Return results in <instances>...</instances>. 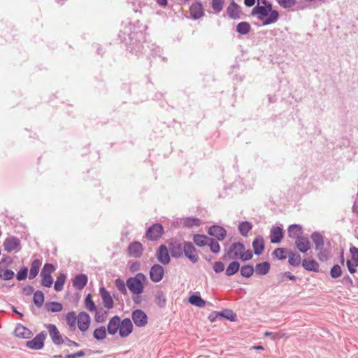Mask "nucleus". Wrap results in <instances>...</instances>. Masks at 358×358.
I'll use <instances>...</instances> for the list:
<instances>
[{
    "label": "nucleus",
    "mask_w": 358,
    "mask_h": 358,
    "mask_svg": "<svg viewBox=\"0 0 358 358\" xmlns=\"http://www.w3.org/2000/svg\"><path fill=\"white\" fill-rule=\"evenodd\" d=\"M155 303L159 307L163 308L166 303V296L162 291H157L155 294Z\"/></svg>",
    "instance_id": "ea45409f"
},
{
    "label": "nucleus",
    "mask_w": 358,
    "mask_h": 358,
    "mask_svg": "<svg viewBox=\"0 0 358 358\" xmlns=\"http://www.w3.org/2000/svg\"><path fill=\"white\" fill-rule=\"evenodd\" d=\"M311 239L315 244V249L319 248V247L326 244L324 243V236L320 232H313L311 234Z\"/></svg>",
    "instance_id": "2f4dec72"
},
{
    "label": "nucleus",
    "mask_w": 358,
    "mask_h": 358,
    "mask_svg": "<svg viewBox=\"0 0 358 358\" xmlns=\"http://www.w3.org/2000/svg\"><path fill=\"white\" fill-rule=\"evenodd\" d=\"M99 294L104 307L107 309H111L113 307L114 303L110 293L103 287H102L99 289Z\"/></svg>",
    "instance_id": "a211bd4d"
},
{
    "label": "nucleus",
    "mask_w": 358,
    "mask_h": 358,
    "mask_svg": "<svg viewBox=\"0 0 358 358\" xmlns=\"http://www.w3.org/2000/svg\"><path fill=\"white\" fill-rule=\"evenodd\" d=\"M210 238H208L205 235L195 234L193 237V241L196 245L199 247H202L208 245Z\"/></svg>",
    "instance_id": "72a5a7b5"
},
{
    "label": "nucleus",
    "mask_w": 358,
    "mask_h": 358,
    "mask_svg": "<svg viewBox=\"0 0 358 358\" xmlns=\"http://www.w3.org/2000/svg\"><path fill=\"white\" fill-rule=\"evenodd\" d=\"M315 250L317 252V257L320 262L328 261L331 256L332 248L331 242L327 241L326 244L319 247V248H315Z\"/></svg>",
    "instance_id": "20e7f679"
},
{
    "label": "nucleus",
    "mask_w": 358,
    "mask_h": 358,
    "mask_svg": "<svg viewBox=\"0 0 358 358\" xmlns=\"http://www.w3.org/2000/svg\"><path fill=\"white\" fill-rule=\"evenodd\" d=\"M255 271V268L251 265H245L241 268V274L245 278L251 277Z\"/></svg>",
    "instance_id": "de8ad7c7"
},
{
    "label": "nucleus",
    "mask_w": 358,
    "mask_h": 358,
    "mask_svg": "<svg viewBox=\"0 0 358 358\" xmlns=\"http://www.w3.org/2000/svg\"><path fill=\"white\" fill-rule=\"evenodd\" d=\"M47 310L51 313H58L62 310V305L59 302H49L45 304Z\"/></svg>",
    "instance_id": "79ce46f5"
},
{
    "label": "nucleus",
    "mask_w": 358,
    "mask_h": 358,
    "mask_svg": "<svg viewBox=\"0 0 358 358\" xmlns=\"http://www.w3.org/2000/svg\"><path fill=\"white\" fill-rule=\"evenodd\" d=\"M164 232V228L160 224H155L147 230L145 236L148 240L155 241L159 238Z\"/></svg>",
    "instance_id": "1a4fd4ad"
},
{
    "label": "nucleus",
    "mask_w": 358,
    "mask_h": 358,
    "mask_svg": "<svg viewBox=\"0 0 358 358\" xmlns=\"http://www.w3.org/2000/svg\"><path fill=\"white\" fill-rule=\"evenodd\" d=\"M254 252L256 255H261L264 250V241L262 236H257L252 242Z\"/></svg>",
    "instance_id": "a878e982"
},
{
    "label": "nucleus",
    "mask_w": 358,
    "mask_h": 358,
    "mask_svg": "<svg viewBox=\"0 0 358 358\" xmlns=\"http://www.w3.org/2000/svg\"><path fill=\"white\" fill-rule=\"evenodd\" d=\"M34 291V288L31 285H27L22 289V294L29 296L31 295Z\"/></svg>",
    "instance_id": "0e129e2a"
},
{
    "label": "nucleus",
    "mask_w": 358,
    "mask_h": 358,
    "mask_svg": "<svg viewBox=\"0 0 358 358\" xmlns=\"http://www.w3.org/2000/svg\"><path fill=\"white\" fill-rule=\"evenodd\" d=\"M78 317L73 311L69 312L66 316V321L71 329H76V324Z\"/></svg>",
    "instance_id": "4c0bfd02"
},
{
    "label": "nucleus",
    "mask_w": 358,
    "mask_h": 358,
    "mask_svg": "<svg viewBox=\"0 0 358 358\" xmlns=\"http://www.w3.org/2000/svg\"><path fill=\"white\" fill-rule=\"evenodd\" d=\"M4 250L11 252L13 250L20 248V241L18 238L10 236L6 238L3 242Z\"/></svg>",
    "instance_id": "f8f14e48"
},
{
    "label": "nucleus",
    "mask_w": 358,
    "mask_h": 358,
    "mask_svg": "<svg viewBox=\"0 0 358 358\" xmlns=\"http://www.w3.org/2000/svg\"><path fill=\"white\" fill-rule=\"evenodd\" d=\"M252 16H257V19L259 20H263L264 17H268L269 14L266 11V8L263 6L257 4L254 7L251 11Z\"/></svg>",
    "instance_id": "bb28decb"
},
{
    "label": "nucleus",
    "mask_w": 358,
    "mask_h": 358,
    "mask_svg": "<svg viewBox=\"0 0 358 358\" xmlns=\"http://www.w3.org/2000/svg\"><path fill=\"white\" fill-rule=\"evenodd\" d=\"M15 334L16 336L23 338H28L31 336V331L21 324H18L16 327Z\"/></svg>",
    "instance_id": "c756f323"
},
{
    "label": "nucleus",
    "mask_w": 358,
    "mask_h": 358,
    "mask_svg": "<svg viewBox=\"0 0 358 358\" xmlns=\"http://www.w3.org/2000/svg\"><path fill=\"white\" fill-rule=\"evenodd\" d=\"M252 256L253 255H252V252L251 250H248L245 251V249L243 252V257L241 259L242 261L250 260L252 259Z\"/></svg>",
    "instance_id": "e2e57ef3"
},
{
    "label": "nucleus",
    "mask_w": 358,
    "mask_h": 358,
    "mask_svg": "<svg viewBox=\"0 0 358 358\" xmlns=\"http://www.w3.org/2000/svg\"><path fill=\"white\" fill-rule=\"evenodd\" d=\"M183 254L192 263H196L199 261V256L196 254V250L191 242L185 241L183 243Z\"/></svg>",
    "instance_id": "39448f33"
},
{
    "label": "nucleus",
    "mask_w": 358,
    "mask_h": 358,
    "mask_svg": "<svg viewBox=\"0 0 358 358\" xmlns=\"http://www.w3.org/2000/svg\"><path fill=\"white\" fill-rule=\"evenodd\" d=\"M252 225L250 222H242L238 225V230L242 236H246L248 235V233L252 229Z\"/></svg>",
    "instance_id": "a18cd8bd"
},
{
    "label": "nucleus",
    "mask_w": 358,
    "mask_h": 358,
    "mask_svg": "<svg viewBox=\"0 0 358 358\" xmlns=\"http://www.w3.org/2000/svg\"><path fill=\"white\" fill-rule=\"evenodd\" d=\"M240 268V264L237 261L231 262L226 269V275L231 276L236 273Z\"/></svg>",
    "instance_id": "f704fd0d"
},
{
    "label": "nucleus",
    "mask_w": 358,
    "mask_h": 358,
    "mask_svg": "<svg viewBox=\"0 0 358 358\" xmlns=\"http://www.w3.org/2000/svg\"><path fill=\"white\" fill-rule=\"evenodd\" d=\"M208 232L210 236L215 237L219 241L224 240L227 235L226 230L223 227L217 225L210 227Z\"/></svg>",
    "instance_id": "f3484780"
},
{
    "label": "nucleus",
    "mask_w": 358,
    "mask_h": 358,
    "mask_svg": "<svg viewBox=\"0 0 358 358\" xmlns=\"http://www.w3.org/2000/svg\"><path fill=\"white\" fill-rule=\"evenodd\" d=\"M289 263L294 266H298L301 264V257L299 253L289 252Z\"/></svg>",
    "instance_id": "c9c22d12"
},
{
    "label": "nucleus",
    "mask_w": 358,
    "mask_h": 358,
    "mask_svg": "<svg viewBox=\"0 0 358 358\" xmlns=\"http://www.w3.org/2000/svg\"><path fill=\"white\" fill-rule=\"evenodd\" d=\"M131 318L135 325L138 327H143L148 324V316L141 309L134 310L131 313Z\"/></svg>",
    "instance_id": "423d86ee"
},
{
    "label": "nucleus",
    "mask_w": 358,
    "mask_h": 358,
    "mask_svg": "<svg viewBox=\"0 0 358 358\" xmlns=\"http://www.w3.org/2000/svg\"><path fill=\"white\" fill-rule=\"evenodd\" d=\"M208 245L210 247L211 252L213 253H218L220 250V246L217 241H215L213 238H210Z\"/></svg>",
    "instance_id": "864d4df0"
},
{
    "label": "nucleus",
    "mask_w": 358,
    "mask_h": 358,
    "mask_svg": "<svg viewBox=\"0 0 358 358\" xmlns=\"http://www.w3.org/2000/svg\"><path fill=\"white\" fill-rule=\"evenodd\" d=\"M148 282L147 277L142 273H138L134 277L129 278L126 285L134 295H140L144 291L145 284Z\"/></svg>",
    "instance_id": "f257e3e1"
},
{
    "label": "nucleus",
    "mask_w": 358,
    "mask_h": 358,
    "mask_svg": "<svg viewBox=\"0 0 358 358\" xmlns=\"http://www.w3.org/2000/svg\"><path fill=\"white\" fill-rule=\"evenodd\" d=\"M45 334L41 332L36 336L32 340L27 342L26 345L31 349L40 350L43 348Z\"/></svg>",
    "instance_id": "9b49d317"
},
{
    "label": "nucleus",
    "mask_w": 358,
    "mask_h": 358,
    "mask_svg": "<svg viewBox=\"0 0 358 358\" xmlns=\"http://www.w3.org/2000/svg\"><path fill=\"white\" fill-rule=\"evenodd\" d=\"M282 8L291 11H299L308 8L307 3H299L297 0H276Z\"/></svg>",
    "instance_id": "f03ea898"
},
{
    "label": "nucleus",
    "mask_w": 358,
    "mask_h": 358,
    "mask_svg": "<svg viewBox=\"0 0 358 358\" xmlns=\"http://www.w3.org/2000/svg\"><path fill=\"white\" fill-rule=\"evenodd\" d=\"M115 285L120 293H122L124 295L127 294L126 282H124L122 279L117 278L115 280Z\"/></svg>",
    "instance_id": "09e8293b"
},
{
    "label": "nucleus",
    "mask_w": 358,
    "mask_h": 358,
    "mask_svg": "<svg viewBox=\"0 0 358 358\" xmlns=\"http://www.w3.org/2000/svg\"><path fill=\"white\" fill-rule=\"evenodd\" d=\"M270 264L267 262L259 263L255 266V271L258 275H266L269 272Z\"/></svg>",
    "instance_id": "7c9ffc66"
},
{
    "label": "nucleus",
    "mask_w": 358,
    "mask_h": 358,
    "mask_svg": "<svg viewBox=\"0 0 358 358\" xmlns=\"http://www.w3.org/2000/svg\"><path fill=\"white\" fill-rule=\"evenodd\" d=\"M350 252L351 254L352 260H356L358 259V249L352 246L350 248Z\"/></svg>",
    "instance_id": "69168bd1"
},
{
    "label": "nucleus",
    "mask_w": 358,
    "mask_h": 358,
    "mask_svg": "<svg viewBox=\"0 0 358 358\" xmlns=\"http://www.w3.org/2000/svg\"><path fill=\"white\" fill-rule=\"evenodd\" d=\"M295 244L297 249L302 253L306 252L310 248V242L308 238L304 236L296 239Z\"/></svg>",
    "instance_id": "412c9836"
},
{
    "label": "nucleus",
    "mask_w": 358,
    "mask_h": 358,
    "mask_svg": "<svg viewBox=\"0 0 358 358\" xmlns=\"http://www.w3.org/2000/svg\"><path fill=\"white\" fill-rule=\"evenodd\" d=\"M77 323L78 327L81 331H86L90 324V315L85 312L80 313L78 315Z\"/></svg>",
    "instance_id": "4468645a"
},
{
    "label": "nucleus",
    "mask_w": 358,
    "mask_h": 358,
    "mask_svg": "<svg viewBox=\"0 0 358 358\" xmlns=\"http://www.w3.org/2000/svg\"><path fill=\"white\" fill-rule=\"evenodd\" d=\"M41 285L45 287H50L53 283V278L52 275H41Z\"/></svg>",
    "instance_id": "4d7b16f0"
},
{
    "label": "nucleus",
    "mask_w": 358,
    "mask_h": 358,
    "mask_svg": "<svg viewBox=\"0 0 358 358\" xmlns=\"http://www.w3.org/2000/svg\"><path fill=\"white\" fill-rule=\"evenodd\" d=\"M27 273H28L27 268H26V267L22 268L17 272V273L16 275L17 279L20 281L26 279V278L27 276Z\"/></svg>",
    "instance_id": "bf43d9fd"
},
{
    "label": "nucleus",
    "mask_w": 358,
    "mask_h": 358,
    "mask_svg": "<svg viewBox=\"0 0 358 358\" xmlns=\"http://www.w3.org/2000/svg\"><path fill=\"white\" fill-rule=\"evenodd\" d=\"M49 335L55 345H59L62 344L64 341V337L62 336L57 327L53 324H48L46 325Z\"/></svg>",
    "instance_id": "0eeeda50"
},
{
    "label": "nucleus",
    "mask_w": 358,
    "mask_h": 358,
    "mask_svg": "<svg viewBox=\"0 0 358 358\" xmlns=\"http://www.w3.org/2000/svg\"><path fill=\"white\" fill-rule=\"evenodd\" d=\"M55 271V267L52 264H45L41 272V275H51Z\"/></svg>",
    "instance_id": "603ef678"
},
{
    "label": "nucleus",
    "mask_w": 358,
    "mask_h": 358,
    "mask_svg": "<svg viewBox=\"0 0 358 358\" xmlns=\"http://www.w3.org/2000/svg\"><path fill=\"white\" fill-rule=\"evenodd\" d=\"M244 250L245 245L243 243L240 242L234 243L230 245L227 256L230 259H241Z\"/></svg>",
    "instance_id": "7ed1b4c3"
},
{
    "label": "nucleus",
    "mask_w": 358,
    "mask_h": 358,
    "mask_svg": "<svg viewBox=\"0 0 358 358\" xmlns=\"http://www.w3.org/2000/svg\"><path fill=\"white\" fill-rule=\"evenodd\" d=\"M201 225V220L196 217H189L184 219V226L187 228L199 227Z\"/></svg>",
    "instance_id": "37998d69"
},
{
    "label": "nucleus",
    "mask_w": 358,
    "mask_h": 358,
    "mask_svg": "<svg viewBox=\"0 0 358 358\" xmlns=\"http://www.w3.org/2000/svg\"><path fill=\"white\" fill-rule=\"evenodd\" d=\"M227 13L231 19H239L241 17V8L233 0L232 2L227 8Z\"/></svg>",
    "instance_id": "6ab92c4d"
},
{
    "label": "nucleus",
    "mask_w": 358,
    "mask_h": 358,
    "mask_svg": "<svg viewBox=\"0 0 358 358\" xmlns=\"http://www.w3.org/2000/svg\"><path fill=\"white\" fill-rule=\"evenodd\" d=\"M250 24L246 22H241L236 26V31L241 34L245 35L250 32Z\"/></svg>",
    "instance_id": "a19ab883"
},
{
    "label": "nucleus",
    "mask_w": 358,
    "mask_h": 358,
    "mask_svg": "<svg viewBox=\"0 0 358 358\" xmlns=\"http://www.w3.org/2000/svg\"><path fill=\"white\" fill-rule=\"evenodd\" d=\"M14 272L10 269L3 270L0 268V278L3 279L4 280H9L13 278Z\"/></svg>",
    "instance_id": "8fccbe9b"
},
{
    "label": "nucleus",
    "mask_w": 358,
    "mask_h": 358,
    "mask_svg": "<svg viewBox=\"0 0 358 358\" xmlns=\"http://www.w3.org/2000/svg\"><path fill=\"white\" fill-rule=\"evenodd\" d=\"M66 280V275L64 273H61L57 278L55 282L54 288L57 292H60L63 289L64 285Z\"/></svg>",
    "instance_id": "49530a36"
},
{
    "label": "nucleus",
    "mask_w": 358,
    "mask_h": 358,
    "mask_svg": "<svg viewBox=\"0 0 358 358\" xmlns=\"http://www.w3.org/2000/svg\"><path fill=\"white\" fill-rule=\"evenodd\" d=\"M41 264V263L38 259H35L32 262L29 271V279H34L36 277L38 273Z\"/></svg>",
    "instance_id": "473e14b6"
},
{
    "label": "nucleus",
    "mask_w": 358,
    "mask_h": 358,
    "mask_svg": "<svg viewBox=\"0 0 358 358\" xmlns=\"http://www.w3.org/2000/svg\"><path fill=\"white\" fill-rule=\"evenodd\" d=\"M330 275L332 278H337L341 276L342 269L338 264L334 265L330 271Z\"/></svg>",
    "instance_id": "6e6d98bb"
},
{
    "label": "nucleus",
    "mask_w": 358,
    "mask_h": 358,
    "mask_svg": "<svg viewBox=\"0 0 358 358\" xmlns=\"http://www.w3.org/2000/svg\"><path fill=\"white\" fill-rule=\"evenodd\" d=\"M85 307L86 308L91 311V312H94V311H96V307L94 303V301L92 300V297H91V294H89L85 299Z\"/></svg>",
    "instance_id": "3c124183"
},
{
    "label": "nucleus",
    "mask_w": 358,
    "mask_h": 358,
    "mask_svg": "<svg viewBox=\"0 0 358 358\" xmlns=\"http://www.w3.org/2000/svg\"><path fill=\"white\" fill-rule=\"evenodd\" d=\"M164 275V269L159 264H154L150 270V278L154 282H160Z\"/></svg>",
    "instance_id": "9d476101"
},
{
    "label": "nucleus",
    "mask_w": 358,
    "mask_h": 358,
    "mask_svg": "<svg viewBox=\"0 0 358 358\" xmlns=\"http://www.w3.org/2000/svg\"><path fill=\"white\" fill-rule=\"evenodd\" d=\"M263 6L266 8V11L269 15L262 22V25L266 26L277 22L279 18V13L272 9V4L268 1L267 3L264 4Z\"/></svg>",
    "instance_id": "6e6552de"
},
{
    "label": "nucleus",
    "mask_w": 358,
    "mask_h": 358,
    "mask_svg": "<svg viewBox=\"0 0 358 358\" xmlns=\"http://www.w3.org/2000/svg\"><path fill=\"white\" fill-rule=\"evenodd\" d=\"M143 245L140 242L131 243L128 247V254L130 257L138 258L143 253Z\"/></svg>",
    "instance_id": "dca6fc26"
},
{
    "label": "nucleus",
    "mask_w": 358,
    "mask_h": 358,
    "mask_svg": "<svg viewBox=\"0 0 358 358\" xmlns=\"http://www.w3.org/2000/svg\"><path fill=\"white\" fill-rule=\"evenodd\" d=\"M94 338L97 341H103L106 337V329L102 326L96 328L93 333Z\"/></svg>",
    "instance_id": "58836bf2"
},
{
    "label": "nucleus",
    "mask_w": 358,
    "mask_h": 358,
    "mask_svg": "<svg viewBox=\"0 0 358 358\" xmlns=\"http://www.w3.org/2000/svg\"><path fill=\"white\" fill-rule=\"evenodd\" d=\"M189 302L199 308H203L206 305V301L199 295L194 294L190 296L189 298Z\"/></svg>",
    "instance_id": "e433bc0d"
},
{
    "label": "nucleus",
    "mask_w": 358,
    "mask_h": 358,
    "mask_svg": "<svg viewBox=\"0 0 358 358\" xmlns=\"http://www.w3.org/2000/svg\"><path fill=\"white\" fill-rule=\"evenodd\" d=\"M303 267L309 271L317 272L319 271V264L313 259H304L302 262Z\"/></svg>",
    "instance_id": "cd10ccee"
},
{
    "label": "nucleus",
    "mask_w": 358,
    "mask_h": 358,
    "mask_svg": "<svg viewBox=\"0 0 358 358\" xmlns=\"http://www.w3.org/2000/svg\"><path fill=\"white\" fill-rule=\"evenodd\" d=\"M157 259L162 264L166 265L169 264L171 259L167 247L161 245L157 252Z\"/></svg>",
    "instance_id": "2eb2a0df"
},
{
    "label": "nucleus",
    "mask_w": 358,
    "mask_h": 358,
    "mask_svg": "<svg viewBox=\"0 0 358 358\" xmlns=\"http://www.w3.org/2000/svg\"><path fill=\"white\" fill-rule=\"evenodd\" d=\"M33 301H34L35 306L37 308H41L44 302L43 293L40 290L35 292L34 294Z\"/></svg>",
    "instance_id": "c03bdc74"
},
{
    "label": "nucleus",
    "mask_w": 358,
    "mask_h": 358,
    "mask_svg": "<svg viewBox=\"0 0 358 358\" xmlns=\"http://www.w3.org/2000/svg\"><path fill=\"white\" fill-rule=\"evenodd\" d=\"M287 233L289 237L297 239L302 236L303 229L300 225L294 224L289 227Z\"/></svg>",
    "instance_id": "393cba45"
},
{
    "label": "nucleus",
    "mask_w": 358,
    "mask_h": 358,
    "mask_svg": "<svg viewBox=\"0 0 358 358\" xmlns=\"http://www.w3.org/2000/svg\"><path fill=\"white\" fill-rule=\"evenodd\" d=\"M285 250L283 249V248H277L275 249L273 252V255H275L278 259H286V256L285 255Z\"/></svg>",
    "instance_id": "13d9d810"
},
{
    "label": "nucleus",
    "mask_w": 358,
    "mask_h": 358,
    "mask_svg": "<svg viewBox=\"0 0 358 358\" xmlns=\"http://www.w3.org/2000/svg\"><path fill=\"white\" fill-rule=\"evenodd\" d=\"M88 278L85 274H79L73 280V286L78 290L83 289L87 283Z\"/></svg>",
    "instance_id": "4be33fe9"
},
{
    "label": "nucleus",
    "mask_w": 358,
    "mask_h": 358,
    "mask_svg": "<svg viewBox=\"0 0 358 358\" xmlns=\"http://www.w3.org/2000/svg\"><path fill=\"white\" fill-rule=\"evenodd\" d=\"M271 242L273 243H278L283 237L282 228L279 227H273L271 230Z\"/></svg>",
    "instance_id": "b1692460"
},
{
    "label": "nucleus",
    "mask_w": 358,
    "mask_h": 358,
    "mask_svg": "<svg viewBox=\"0 0 358 358\" xmlns=\"http://www.w3.org/2000/svg\"><path fill=\"white\" fill-rule=\"evenodd\" d=\"M120 317L117 315L113 317L108 324L107 330L109 334L115 335L120 329Z\"/></svg>",
    "instance_id": "aec40b11"
},
{
    "label": "nucleus",
    "mask_w": 358,
    "mask_h": 358,
    "mask_svg": "<svg viewBox=\"0 0 358 358\" xmlns=\"http://www.w3.org/2000/svg\"><path fill=\"white\" fill-rule=\"evenodd\" d=\"M13 263V259L10 257H6L0 261V268L5 266L10 265Z\"/></svg>",
    "instance_id": "680f3d73"
},
{
    "label": "nucleus",
    "mask_w": 358,
    "mask_h": 358,
    "mask_svg": "<svg viewBox=\"0 0 358 358\" xmlns=\"http://www.w3.org/2000/svg\"><path fill=\"white\" fill-rule=\"evenodd\" d=\"M224 269V264L222 262H216L213 265V270L215 273H221Z\"/></svg>",
    "instance_id": "052dcab7"
},
{
    "label": "nucleus",
    "mask_w": 358,
    "mask_h": 358,
    "mask_svg": "<svg viewBox=\"0 0 358 358\" xmlns=\"http://www.w3.org/2000/svg\"><path fill=\"white\" fill-rule=\"evenodd\" d=\"M264 336H271L272 338V339L275 340V338H282V335L280 334V333H272V332H269V331H266L264 333Z\"/></svg>",
    "instance_id": "338daca9"
},
{
    "label": "nucleus",
    "mask_w": 358,
    "mask_h": 358,
    "mask_svg": "<svg viewBox=\"0 0 358 358\" xmlns=\"http://www.w3.org/2000/svg\"><path fill=\"white\" fill-rule=\"evenodd\" d=\"M106 317V312L99 314V313H96L95 315V320L97 322H103L105 321Z\"/></svg>",
    "instance_id": "774afa93"
},
{
    "label": "nucleus",
    "mask_w": 358,
    "mask_h": 358,
    "mask_svg": "<svg viewBox=\"0 0 358 358\" xmlns=\"http://www.w3.org/2000/svg\"><path fill=\"white\" fill-rule=\"evenodd\" d=\"M133 331V324L129 318L120 322L119 334L122 338L127 337Z\"/></svg>",
    "instance_id": "ddd939ff"
},
{
    "label": "nucleus",
    "mask_w": 358,
    "mask_h": 358,
    "mask_svg": "<svg viewBox=\"0 0 358 358\" xmlns=\"http://www.w3.org/2000/svg\"><path fill=\"white\" fill-rule=\"evenodd\" d=\"M190 13L193 19H199L203 15V6L201 2H196L190 6Z\"/></svg>",
    "instance_id": "5701e85b"
},
{
    "label": "nucleus",
    "mask_w": 358,
    "mask_h": 358,
    "mask_svg": "<svg viewBox=\"0 0 358 358\" xmlns=\"http://www.w3.org/2000/svg\"><path fill=\"white\" fill-rule=\"evenodd\" d=\"M224 6V0H212V8L213 10L218 13L222 9Z\"/></svg>",
    "instance_id": "5fc2aeb1"
},
{
    "label": "nucleus",
    "mask_w": 358,
    "mask_h": 358,
    "mask_svg": "<svg viewBox=\"0 0 358 358\" xmlns=\"http://www.w3.org/2000/svg\"><path fill=\"white\" fill-rule=\"evenodd\" d=\"M169 250L173 257H180L183 255V244L180 243H171Z\"/></svg>",
    "instance_id": "c85d7f7f"
}]
</instances>
